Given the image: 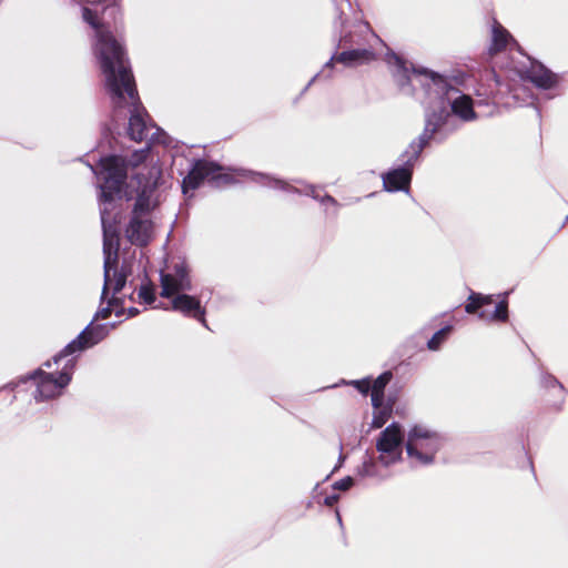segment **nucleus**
Segmentation results:
<instances>
[{
	"mask_svg": "<svg viewBox=\"0 0 568 568\" xmlns=\"http://www.w3.org/2000/svg\"><path fill=\"white\" fill-rule=\"evenodd\" d=\"M82 17L95 31L93 53L99 61L104 77V87L114 112L128 109L130 113L129 136L136 142L149 140L152 143L169 146L171 144L170 136L151 122L146 110L140 102L123 45L114 38L109 28L100 22L92 10L83 8Z\"/></svg>",
	"mask_w": 568,
	"mask_h": 568,
	"instance_id": "1",
	"label": "nucleus"
},
{
	"mask_svg": "<svg viewBox=\"0 0 568 568\" xmlns=\"http://www.w3.org/2000/svg\"><path fill=\"white\" fill-rule=\"evenodd\" d=\"M387 62L396 65L395 78L400 87L416 81L423 87L426 94V100L424 101L426 104V123L418 140L412 142L414 155L422 152L427 145L444 119L448 115L449 106L453 113L465 121L475 119L470 97L462 94L458 89L448 85L447 81L442 75L427 69L413 68L412 78L406 62L395 53L387 57Z\"/></svg>",
	"mask_w": 568,
	"mask_h": 568,
	"instance_id": "2",
	"label": "nucleus"
},
{
	"mask_svg": "<svg viewBox=\"0 0 568 568\" xmlns=\"http://www.w3.org/2000/svg\"><path fill=\"white\" fill-rule=\"evenodd\" d=\"M159 179L160 170L149 169L148 175L138 173L132 176L123 191L126 200H135L132 216L125 229L128 240L135 245L144 246L153 237V223L149 215L160 203Z\"/></svg>",
	"mask_w": 568,
	"mask_h": 568,
	"instance_id": "3",
	"label": "nucleus"
},
{
	"mask_svg": "<svg viewBox=\"0 0 568 568\" xmlns=\"http://www.w3.org/2000/svg\"><path fill=\"white\" fill-rule=\"evenodd\" d=\"M161 296L173 297L172 308L200 321L206 326L205 311L200 300L183 292L192 288L189 271L184 262L176 263L172 271L161 273Z\"/></svg>",
	"mask_w": 568,
	"mask_h": 568,
	"instance_id": "4",
	"label": "nucleus"
},
{
	"mask_svg": "<svg viewBox=\"0 0 568 568\" xmlns=\"http://www.w3.org/2000/svg\"><path fill=\"white\" fill-rule=\"evenodd\" d=\"M148 154L149 148L134 151L128 162L122 156L111 155L101 159L99 171L91 168L92 171L103 180V183L100 184V189L101 200L104 205L110 203L114 195L122 192V185L126 176L128 166H139L145 161Z\"/></svg>",
	"mask_w": 568,
	"mask_h": 568,
	"instance_id": "5",
	"label": "nucleus"
},
{
	"mask_svg": "<svg viewBox=\"0 0 568 568\" xmlns=\"http://www.w3.org/2000/svg\"><path fill=\"white\" fill-rule=\"evenodd\" d=\"M101 222L103 227V255H104V285L101 298L104 301L109 291L113 292V296L119 293L125 285L128 276L131 274L130 266L123 264L121 268L114 270L113 277L111 271L114 268L118 260V235L116 230L108 224L106 207L101 209Z\"/></svg>",
	"mask_w": 568,
	"mask_h": 568,
	"instance_id": "6",
	"label": "nucleus"
},
{
	"mask_svg": "<svg viewBox=\"0 0 568 568\" xmlns=\"http://www.w3.org/2000/svg\"><path fill=\"white\" fill-rule=\"evenodd\" d=\"M75 366L74 358H68L63 365V368L58 374L47 373L42 369H38L30 377L34 385V399L37 402L48 400L55 398L62 394V390L69 385L72 376L73 368Z\"/></svg>",
	"mask_w": 568,
	"mask_h": 568,
	"instance_id": "7",
	"label": "nucleus"
},
{
	"mask_svg": "<svg viewBox=\"0 0 568 568\" xmlns=\"http://www.w3.org/2000/svg\"><path fill=\"white\" fill-rule=\"evenodd\" d=\"M423 428H412L406 443L408 457L416 459L422 465H428L434 462L435 455L440 448V437L436 433Z\"/></svg>",
	"mask_w": 568,
	"mask_h": 568,
	"instance_id": "8",
	"label": "nucleus"
},
{
	"mask_svg": "<svg viewBox=\"0 0 568 568\" xmlns=\"http://www.w3.org/2000/svg\"><path fill=\"white\" fill-rule=\"evenodd\" d=\"M203 181H207L213 185L220 186L230 183L231 176L226 173H222V168L217 164L205 160H199L183 180V193L187 194L189 191H194Z\"/></svg>",
	"mask_w": 568,
	"mask_h": 568,
	"instance_id": "9",
	"label": "nucleus"
},
{
	"mask_svg": "<svg viewBox=\"0 0 568 568\" xmlns=\"http://www.w3.org/2000/svg\"><path fill=\"white\" fill-rule=\"evenodd\" d=\"M108 332V327L104 325H89L77 338L71 341L59 354L53 356V363L59 364L70 355L98 344L106 336Z\"/></svg>",
	"mask_w": 568,
	"mask_h": 568,
	"instance_id": "10",
	"label": "nucleus"
},
{
	"mask_svg": "<svg viewBox=\"0 0 568 568\" xmlns=\"http://www.w3.org/2000/svg\"><path fill=\"white\" fill-rule=\"evenodd\" d=\"M403 439L402 428H384L381 433L376 448L381 453L378 459L384 466L400 459Z\"/></svg>",
	"mask_w": 568,
	"mask_h": 568,
	"instance_id": "11",
	"label": "nucleus"
},
{
	"mask_svg": "<svg viewBox=\"0 0 568 568\" xmlns=\"http://www.w3.org/2000/svg\"><path fill=\"white\" fill-rule=\"evenodd\" d=\"M420 152L414 155V150L412 149V143L408 149L403 154L404 166L389 171L388 173L383 175V184L387 191H400L405 190L412 179V169L415 161L418 159Z\"/></svg>",
	"mask_w": 568,
	"mask_h": 568,
	"instance_id": "12",
	"label": "nucleus"
},
{
	"mask_svg": "<svg viewBox=\"0 0 568 568\" xmlns=\"http://www.w3.org/2000/svg\"><path fill=\"white\" fill-rule=\"evenodd\" d=\"M493 304V297L490 295L473 294L469 297V302L466 304L465 310L471 314L483 308L479 312V317L484 321H506L508 317L507 301L503 300L494 306V310H488V306Z\"/></svg>",
	"mask_w": 568,
	"mask_h": 568,
	"instance_id": "13",
	"label": "nucleus"
},
{
	"mask_svg": "<svg viewBox=\"0 0 568 568\" xmlns=\"http://www.w3.org/2000/svg\"><path fill=\"white\" fill-rule=\"evenodd\" d=\"M518 74L524 80H529L536 87L549 89L557 82L556 75L547 70L542 64L530 61L529 68L518 69Z\"/></svg>",
	"mask_w": 568,
	"mask_h": 568,
	"instance_id": "14",
	"label": "nucleus"
},
{
	"mask_svg": "<svg viewBox=\"0 0 568 568\" xmlns=\"http://www.w3.org/2000/svg\"><path fill=\"white\" fill-rule=\"evenodd\" d=\"M374 59V53L367 49H354L349 51H344L339 53L337 57L331 58V60L325 64V68L332 65V62L336 60L337 62L343 63L346 67L358 65Z\"/></svg>",
	"mask_w": 568,
	"mask_h": 568,
	"instance_id": "15",
	"label": "nucleus"
},
{
	"mask_svg": "<svg viewBox=\"0 0 568 568\" xmlns=\"http://www.w3.org/2000/svg\"><path fill=\"white\" fill-rule=\"evenodd\" d=\"M510 42L516 44L509 32L501 24L495 21L493 26V37L491 44L489 47V53L495 54L504 50Z\"/></svg>",
	"mask_w": 568,
	"mask_h": 568,
	"instance_id": "16",
	"label": "nucleus"
},
{
	"mask_svg": "<svg viewBox=\"0 0 568 568\" xmlns=\"http://www.w3.org/2000/svg\"><path fill=\"white\" fill-rule=\"evenodd\" d=\"M392 379V373L385 372L382 375H379L374 383H371L372 388V404L373 407H379L382 405V400H384V390L386 385Z\"/></svg>",
	"mask_w": 568,
	"mask_h": 568,
	"instance_id": "17",
	"label": "nucleus"
},
{
	"mask_svg": "<svg viewBox=\"0 0 568 568\" xmlns=\"http://www.w3.org/2000/svg\"><path fill=\"white\" fill-rule=\"evenodd\" d=\"M392 414V405H384V400H382V405L377 408L374 407V418L372 422V426H384Z\"/></svg>",
	"mask_w": 568,
	"mask_h": 568,
	"instance_id": "18",
	"label": "nucleus"
},
{
	"mask_svg": "<svg viewBox=\"0 0 568 568\" xmlns=\"http://www.w3.org/2000/svg\"><path fill=\"white\" fill-rule=\"evenodd\" d=\"M254 180L263 185H267L275 189H282L291 191L293 190L292 186H290L286 182L273 179L268 175L262 174V173H253Z\"/></svg>",
	"mask_w": 568,
	"mask_h": 568,
	"instance_id": "19",
	"label": "nucleus"
},
{
	"mask_svg": "<svg viewBox=\"0 0 568 568\" xmlns=\"http://www.w3.org/2000/svg\"><path fill=\"white\" fill-rule=\"evenodd\" d=\"M449 332H450L449 326L444 327V328L439 329L438 332H436L434 334V336L428 342L429 349H433V351L437 349L439 347L440 343L445 339V337L448 335Z\"/></svg>",
	"mask_w": 568,
	"mask_h": 568,
	"instance_id": "20",
	"label": "nucleus"
},
{
	"mask_svg": "<svg viewBox=\"0 0 568 568\" xmlns=\"http://www.w3.org/2000/svg\"><path fill=\"white\" fill-rule=\"evenodd\" d=\"M138 295L139 298L142 300L145 304H152L155 300L154 290L150 285H142Z\"/></svg>",
	"mask_w": 568,
	"mask_h": 568,
	"instance_id": "21",
	"label": "nucleus"
},
{
	"mask_svg": "<svg viewBox=\"0 0 568 568\" xmlns=\"http://www.w3.org/2000/svg\"><path fill=\"white\" fill-rule=\"evenodd\" d=\"M118 303V298L116 297H112L111 300H109L108 302V306L105 307H101L97 314H95V318H108L111 314V306L116 304Z\"/></svg>",
	"mask_w": 568,
	"mask_h": 568,
	"instance_id": "22",
	"label": "nucleus"
},
{
	"mask_svg": "<svg viewBox=\"0 0 568 568\" xmlns=\"http://www.w3.org/2000/svg\"><path fill=\"white\" fill-rule=\"evenodd\" d=\"M353 485H354V479L352 477L347 476V477H344V478L337 480L333 485V487L337 490L345 491V490H348Z\"/></svg>",
	"mask_w": 568,
	"mask_h": 568,
	"instance_id": "23",
	"label": "nucleus"
},
{
	"mask_svg": "<svg viewBox=\"0 0 568 568\" xmlns=\"http://www.w3.org/2000/svg\"><path fill=\"white\" fill-rule=\"evenodd\" d=\"M352 385H354L364 395L372 390L369 379L353 381Z\"/></svg>",
	"mask_w": 568,
	"mask_h": 568,
	"instance_id": "24",
	"label": "nucleus"
},
{
	"mask_svg": "<svg viewBox=\"0 0 568 568\" xmlns=\"http://www.w3.org/2000/svg\"><path fill=\"white\" fill-rule=\"evenodd\" d=\"M545 384L548 387H554L559 394H562L564 392L562 385L552 376L545 378Z\"/></svg>",
	"mask_w": 568,
	"mask_h": 568,
	"instance_id": "25",
	"label": "nucleus"
},
{
	"mask_svg": "<svg viewBox=\"0 0 568 568\" xmlns=\"http://www.w3.org/2000/svg\"><path fill=\"white\" fill-rule=\"evenodd\" d=\"M322 202H328V203H331L333 205H336V201L332 196H329V195H326L325 197H323Z\"/></svg>",
	"mask_w": 568,
	"mask_h": 568,
	"instance_id": "26",
	"label": "nucleus"
},
{
	"mask_svg": "<svg viewBox=\"0 0 568 568\" xmlns=\"http://www.w3.org/2000/svg\"><path fill=\"white\" fill-rule=\"evenodd\" d=\"M138 313H139L138 308H134V307L129 308L130 316H135Z\"/></svg>",
	"mask_w": 568,
	"mask_h": 568,
	"instance_id": "27",
	"label": "nucleus"
},
{
	"mask_svg": "<svg viewBox=\"0 0 568 568\" xmlns=\"http://www.w3.org/2000/svg\"><path fill=\"white\" fill-rule=\"evenodd\" d=\"M311 195L314 197V199H317L318 195L315 193V189L314 187H311Z\"/></svg>",
	"mask_w": 568,
	"mask_h": 568,
	"instance_id": "28",
	"label": "nucleus"
},
{
	"mask_svg": "<svg viewBox=\"0 0 568 568\" xmlns=\"http://www.w3.org/2000/svg\"><path fill=\"white\" fill-rule=\"evenodd\" d=\"M44 365L50 368L52 364L50 361H48L47 363H44Z\"/></svg>",
	"mask_w": 568,
	"mask_h": 568,
	"instance_id": "29",
	"label": "nucleus"
},
{
	"mask_svg": "<svg viewBox=\"0 0 568 568\" xmlns=\"http://www.w3.org/2000/svg\"><path fill=\"white\" fill-rule=\"evenodd\" d=\"M388 426L395 427V426H399V425L397 423L393 422Z\"/></svg>",
	"mask_w": 568,
	"mask_h": 568,
	"instance_id": "30",
	"label": "nucleus"
},
{
	"mask_svg": "<svg viewBox=\"0 0 568 568\" xmlns=\"http://www.w3.org/2000/svg\"><path fill=\"white\" fill-rule=\"evenodd\" d=\"M343 7L341 8V14L338 16V19L342 20V14H343Z\"/></svg>",
	"mask_w": 568,
	"mask_h": 568,
	"instance_id": "31",
	"label": "nucleus"
},
{
	"mask_svg": "<svg viewBox=\"0 0 568 568\" xmlns=\"http://www.w3.org/2000/svg\"><path fill=\"white\" fill-rule=\"evenodd\" d=\"M345 4H346L347 7H351V3H349V1H348V0H345Z\"/></svg>",
	"mask_w": 568,
	"mask_h": 568,
	"instance_id": "32",
	"label": "nucleus"
},
{
	"mask_svg": "<svg viewBox=\"0 0 568 568\" xmlns=\"http://www.w3.org/2000/svg\"><path fill=\"white\" fill-rule=\"evenodd\" d=\"M326 501H327V504H328V505H331V503H332V499H329V498H326Z\"/></svg>",
	"mask_w": 568,
	"mask_h": 568,
	"instance_id": "33",
	"label": "nucleus"
},
{
	"mask_svg": "<svg viewBox=\"0 0 568 568\" xmlns=\"http://www.w3.org/2000/svg\"><path fill=\"white\" fill-rule=\"evenodd\" d=\"M326 501H327V504H328V505H331V503H332V499H329V498H326Z\"/></svg>",
	"mask_w": 568,
	"mask_h": 568,
	"instance_id": "34",
	"label": "nucleus"
},
{
	"mask_svg": "<svg viewBox=\"0 0 568 568\" xmlns=\"http://www.w3.org/2000/svg\"><path fill=\"white\" fill-rule=\"evenodd\" d=\"M566 221L568 222V216L566 217Z\"/></svg>",
	"mask_w": 568,
	"mask_h": 568,
	"instance_id": "35",
	"label": "nucleus"
}]
</instances>
